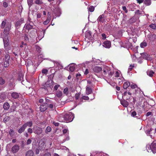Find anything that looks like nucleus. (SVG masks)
I'll list each match as a JSON object with an SVG mask.
<instances>
[{
    "label": "nucleus",
    "instance_id": "obj_55",
    "mask_svg": "<svg viewBox=\"0 0 156 156\" xmlns=\"http://www.w3.org/2000/svg\"><path fill=\"white\" fill-rule=\"evenodd\" d=\"M54 104L52 102L51 103H50V104L48 105V108H49L50 109H52L53 107Z\"/></svg>",
    "mask_w": 156,
    "mask_h": 156
},
{
    "label": "nucleus",
    "instance_id": "obj_2",
    "mask_svg": "<svg viewBox=\"0 0 156 156\" xmlns=\"http://www.w3.org/2000/svg\"><path fill=\"white\" fill-rule=\"evenodd\" d=\"M147 149L148 152L152 151L153 153L156 152V141H154L151 145H148L147 147Z\"/></svg>",
    "mask_w": 156,
    "mask_h": 156
},
{
    "label": "nucleus",
    "instance_id": "obj_33",
    "mask_svg": "<svg viewBox=\"0 0 156 156\" xmlns=\"http://www.w3.org/2000/svg\"><path fill=\"white\" fill-rule=\"evenodd\" d=\"M132 46V44L129 41H127L125 43V47L126 48H130Z\"/></svg>",
    "mask_w": 156,
    "mask_h": 156
},
{
    "label": "nucleus",
    "instance_id": "obj_61",
    "mask_svg": "<svg viewBox=\"0 0 156 156\" xmlns=\"http://www.w3.org/2000/svg\"><path fill=\"white\" fill-rule=\"evenodd\" d=\"M48 72V70L47 69H43L42 71V73H43L46 74Z\"/></svg>",
    "mask_w": 156,
    "mask_h": 156
},
{
    "label": "nucleus",
    "instance_id": "obj_16",
    "mask_svg": "<svg viewBox=\"0 0 156 156\" xmlns=\"http://www.w3.org/2000/svg\"><path fill=\"white\" fill-rule=\"evenodd\" d=\"M92 33L90 31H87L85 34V37L89 39L92 37Z\"/></svg>",
    "mask_w": 156,
    "mask_h": 156
},
{
    "label": "nucleus",
    "instance_id": "obj_12",
    "mask_svg": "<svg viewBox=\"0 0 156 156\" xmlns=\"http://www.w3.org/2000/svg\"><path fill=\"white\" fill-rule=\"evenodd\" d=\"M3 33H4L6 35H8L9 33L10 29V26L9 25H6V26L4 28Z\"/></svg>",
    "mask_w": 156,
    "mask_h": 156
},
{
    "label": "nucleus",
    "instance_id": "obj_1",
    "mask_svg": "<svg viewBox=\"0 0 156 156\" xmlns=\"http://www.w3.org/2000/svg\"><path fill=\"white\" fill-rule=\"evenodd\" d=\"M74 118L73 114L72 113L69 112L65 114L63 117H60L59 118V120L60 122H71Z\"/></svg>",
    "mask_w": 156,
    "mask_h": 156
},
{
    "label": "nucleus",
    "instance_id": "obj_21",
    "mask_svg": "<svg viewBox=\"0 0 156 156\" xmlns=\"http://www.w3.org/2000/svg\"><path fill=\"white\" fill-rule=\"evenodd\" d=\"M148 38L150 41H154L156 39V35L154 34L149 35Z\"/></svg>",
    "mask_w": 156,
    "mask_h": 156
},
{
    "label": "nucleus",
    "instance_id": "obj_7",
    "mask_svg": "<svg viewBox=\"0 0 156 156\" xmlns=\"http://www.w3.org/2000/svg\"><path fill=\"white\" fill-rule=\"evenodd\" d=\"M145 101V99H144L143 96H141L140 95V96L139 97L137 104L138 105L140 106L143 104L144 102Z\"/></svg>",
    "mask_w": 156,
    "mask_h": 156
},
{
    "label": "nucleus",
    "instance_id": "obj_37",
    "mask_svg": "<svg viewBox=\"0 0 156 156\" xmlns=\"http://www.w3.org/2000/svg\"><path fill=\"white\" fill-rule=\"evenodd\" d=\"M88 11L90 12H93L94 10V7L93 6L91 5L88 7Z\"/></svg>",
    "mask_w": 156,
    "mask_h": 156
},
{
    "label": "nucleus",
    "instance_id": "obj_62",
    "mask_svg": "<svg viewBox=\"0 0 156 156\" xmlns=\"http://www.w3.org/2000/svg\"><path fill=\"white\" fill-rule=\"evenodd\" d=\"M123 10L125 11L126 13H127L128 12V10L126 9V7L125 6H123L122 7Z\"/></svg>",
    "mask_w": 156,
    "mask_h": 156
},
{
    "label": "nucleus",
    "instance_id": "obj_11",
    "mask_svg": "<svg viewBox=\"0 0 156 156\" xmlns=\"http://www.w3.org/2000/svg\"><path fill=\"white\" fill-rule=\"evenodd\" d=\"M111 42L110 41H106L103 44V46L106 48H109L111 46Z\"/></svg>",
    "mask_w": 156,
    "mask_h": 156
},
{
    "label": "nucleus",
    "instance_id": "obj_44",
    "mask_svg": "<svg viewBox=\"0 0 156 156\" xmlns=\"http://www.w3.org/2000/svg\"><path fill=\"white\" fill-rule=\"evenodd\" d=\"M89 99V98L88 96H83L80 99V101H82L83 100H87Z\"/></svg>",
    "mask_w": 156,
    "mask_h": 156
},
{
    "label": "nucleus",
    "instance_id": "obj_63",
    "mask_svg": "<svg viewBox=\"0 0 156 156\" xmlns=\"http://www.w3.org/2000/svg\"><path fill=\"white\" fill-rule=\"evenodd\" d=\"M136 1L137 3L140 4L143 2H144V0H136Z\"/></svg>",
    "mask_w": 156,
    "mask_h": 156
},
{
    "label": "nucleus",
    "instance_id": "obj_29",
    "mask_svg": "<svg viewBox=\"0 0 156 156\" xmlns=\"http://www.w3.org/2000/svg\"><path fill=\"white\" fill-rule=\"evenodd\" d=\"M6 96L4 93H2L0 94V99L1 100H4L5 99Z\"/></svg>",
    "mask_w": 156,
    "mask_h": 156
},
{
    "label": "nucleus",
    "instance_id": "obj_23",
    "mask_svg": "<svg viewBox=\"0 0 156 156\" xmlns=\"http://www.w3.org/2000/svg\"><path fill=\"white\" fill-rule=\"evenodd\" d=\"M3 108L5 110H7L9 109V105L8 102H5L3 106Z\"/></svg>",
    "mask_w": 156,
    "mask_h": 156
},
{
    "label": "nucleus",
    "instance_id": "obj_30",
    "mask_svg": "<svg viewBox=\"0 0 156 156\" xmlns=\"http://www.w3.org/2000/svg\"><path fill=\"white\" fill-rule=\"evenodd\" d=\"M32 121H30L26 122L23 125L26 128L27 126H28L30 127H31L32 125Z\"/></svg>",
    "mask_w": 156,
    "mask_h": 156
},
{
    "label": "nucleus",
    "instance_id": "obj_35",
    "mask_svg": "<svg viewBox=\"0 0 156 156\" xmlns=\"http://www.w3.org/2000/svg\"><path fill=\"white\" fill-rule=\"evenodd\" d=\"M26 27V28L28 30H29L30 29H31L33 28V26H32L30 25V24H25V26Z\"/></svg>",
    "mask_w": 156,
    "mask_h": 156
},
{
    "label": "nucleus",
    "instance_id": "obj_36",
    "mask_svg": "<svg viewBox=\"0 0 156 156\" xmlns=\"http://www.w3.org/2000/svg\"><path fill=\"white\" fill-rule=\"evenodd\" d=\"M69 70L73 72L75 69V66L74 64H72L70 65V66L69 67Z\"/></svg>",
    "mask_w": 156,
    "mask_h": 156
},
{
    "label": "nucleus",
    "instance_id": "obj_34",
    "mask_svg": "<svg viewBox=\"0 0 156 156\" xmlns=\"http://www.w3.org/2000/svg\"><path fill=\"white\" fill-rule=\"evenodd\" d=\"M10 117L9 116H6L4 119L3 120V121L5 123H6V122L9 121L10 119Z\"/></svg>",
    "mask_w": 156,
    "mask_h": 156
},
{
    "label": "nucleus",
    "instance_id": "obj_42",
    "mask_svg": "<svg viewBox=\"0 0 156 156\" xmlns=\"http://www.w3.org/2000/svg\"><path fill=\"white\" fill-rule=\"evenodd\" d=\"M51 128L49 126H48L46 128V129L45 130V132L46 134H48V132H50L51 131Z\"/></svg>",
    "mask_w": 156,
    "mask_h": 156
},
{
    "label": "nucleus",
    "instance_id": "obj_27",
    "mask_svg": "<svg viewBox=\"0 0 156 156\" xmlns=\"http://www.w3.org/2000/svg\"><path fill=\"white\" fill-rule=\"evenodd\" d=\"M142 12H143L144 13V11H143L142 12L140 11L139 10H137L135 11V15H137L140 16H142Z\"/></svg>",
    "mask_w": 156,
    "mask_h": 156
},
{
    "label": "nucleus",
    "instance_id": "obj_31",
    "mask_svg": "<svg viewBox=\"0 0 156 156\" xmlns=\"http://www.w3.org/2000/svg\"><path fill=\"white\" fill-rule=\"evenodd\" d=\"M110 68L108 67L103 69V73L104 75H106L107 73L109 74Z\"/></svg>",
    "mask_w": 156,
    "mask_h": 156
},
{
    "label": "nucleus",
    "instance_id": "obj_25",
    "mask_svg": "<svg viewBox=\"0 0 156 156\" xmlns=\"http://www.w3.org/2000/svg\"><path fill=\"white\" fill-rule=\"evenodd\" d=\"M130 85V83L129 82H125L123 85V87L124 89H127Z\"/></svg>",
    "mask_w": 156,
    "mask_h": 156
},
{
    "label": "nucleus",
    "instance_id": "obj_15",
    "mask_svg": "<svg viewBox=\"0 0 156 156\" xmlns=\"http://www.w3.org/2000/svg\"><path fill=\"white\" fill-rule=\"evenodd\" d=\"M121 104L125 107H127L129 105V102L125 100H123L121 101Z\"/></svg>",
    "mask_w": 156,
    "mask_h": 156
},
{
    "label": "nucleus",
    "instance_id": "obj_41",
    "mask_svg": "<svg viewBox=\"0 0 156 156\" xmlns=\"http://www.w3.org/2000/svg\"><path fill=\"white\" fill-rule=\"evenodd\" d=\"M35 3L39 5H41L43 3L42 0H35Z\"/></svg>",
    "mask_w": 156,
    "mask_h": 156
},
{
    "label": "nucleus",
    "instance_id": "obj_5",
    "mask_svg": "<svg viewBox=\"0 0 156 156\" xmlns=\"http://www.w3.org/2000/svg\"><path fill=\"white\" fill-rule=\"evenodd\" d=\"M131 94L132 93L130 90H128V92L127 90H126L123 93L122 97H124L126 100H128L131 97Z\"/></svg>",
    "mask_w": 156,
    "mask_h": 156
},
{
    "label": "nucleus",
    "instance_id": "obj_64",
    "mask_svg": "<svg viewBox=\"0 0 156 156\" xmlns=\"http://www.w3.org/2000/svg\"><path fill=\"white\" fill-rule=\"evenodd\" d=\"M147 54L146 53H144L143 54L142 56L145 59H147Z\"/></svg>",
    "mask_w": 156,
    "mask_h": 156
},
{
    "label": "nucleus",
    "instance_id": "obj_24",
    "mask_svg": "<svg viewBox=\"0 0 156 156\" xmlns=\"http://www.w3.org/2000/svg\"><path fill=\"white\" fill-rule=\"evenodd\" d=\"M144 3L147 6H150L152 3L151 1V0H144Z\"/></svg>",
    "mask_w": 156,
    "mask_h": 156
},
{
    "label": "nucleus",
    "instance_id": "obj_38",
    "mask_svg": "<svg viewBox=\"0 0 156 156\" xmlns=\"http://www.w3.org/2000/svg\"><path fill=\"white\" fill-rule=\"evenodd\" d=\"M9 60H5L4 65V67L6 68L9 66Z\"/></svg>",
    "mask_w": 156,
    "mask_h": 156
},
{
    "label": "nucleus",
    "instance_id": "obj_53",
    "mask_svg": "<svg viewBox=\"0 0 156 156\" xmlns=\"http://www.w3.org/2000/svg\"><path fill=\"white\" fill-rule=\"evenodd\" d=\"M143 105L141 106V107L144 109V110H145V105L147 104V102L145 101V102H144L143 103Z\"/></svg>",
    "mask_w": 156,
    "mask_h": 156
},
{
    "label": "nucleus",
    "instance_id": "obj_46",
    "mask_svg": "<svg viewBox=\"0 0 156 156\" xmlns=\"http://www.w3.org/2000/svg\"><path fill=\"white\" fill-rule=\"evenodd\" d=\"M50 20H51V18H50L49 17H47V20L44 22L43 23L45 25H46L47 24L49 23V22H50Z\"/></svg>",
    "mask_w": 156,
    "mask_h": 156
},
{
    "label": "nucleus",
    "instance_id": "obj_58",
    "mask_svg": "<svg viewBox=\"0 0 156 156\" xmlns=\"http://www.w3.org/2000/svg\"><path fill=\"white\" fill-rule=\"evenodd\" d=\"M3 6L5 8H6L8 6V3L5 2H3Z\"/></svg>",
    "mask_w": 156,
    "mask_h": 156
},
{
    "label": "nucleus",
    "instance_id": "obj_51",
    "mask_svg": "<svg viewBox=\"0 0 156 156\" xmlns=\"http://www.w3.org/2000/svg\"><path fill=\"white\" fill-rule=\"evenodd\" d=\"M130 86L132 89H134L137 87V86L136 84H133L131 85L130 84Z\"/></svg>",
    "mask_w": 156,
    "mask_h": 156
},
{
    "label": "nucleus",
    "instance_id": "obj_14",
    "mask_svg": "<svg viewBox=\"0 0 156 156\" xmlns=\"http://www.w3.org/2000/svg\"><path fill=\"white\" fill-rule=\"evenodd\" d=\"M102 70V69L101 67L98 66H95L93 68L94 71L96 73H99Z\"/></svg>",
    "mask_w": 156,
    "mask_h": 156
},
{
    "label": "nucleus",
    "instance_id": "obj_26",
    "mask_svg": "<svg viewBox=\"0 0 156 156\" xmlns=\"http://www.w3.org/2000/svg\"><path fill=\"white\" fill-rule=\"evenodd\" d=\"M92 92V90L90 87H86V93L88 95Z\"/></svg>",
    "mask_w": 156,
    "mask_h": 156
},
{
    "label": "nucleus",
    "instance_id": "obj_45",
    "mask_svg": "<svg viewBox=\"0 0 156 156\" xmlns=\"http://www.w3.org/2000/svg\"><path fill=\"white\" fill-rule=\"evenodd\" d=\"M149 26L150 27V28L153 29H156V24H155L151 23V25H150Z\"/></svg>",
    "mask_w": 156,
    "mask_h": 156
},
{
    "label": "nucleus",
    "instance_id": "obj_39",
    "mask_svg": "<svg viewBox=\"0 0 156 156\" xmlns=\"http://www.w3.org/2000/svg\"><path fill=\"white\" fill-rule=\"evenodd\" d=\"M23 74L22 73H20L19 75L18 80L20 81L22 80L23 79Z\"/></svg>",
    "mask_w": 156,
    "mask_h": 156
},
{
    "label": "nucleus",
    "instance_id": "obj_56",
    "mask_svg": "<svg viewBox=\"0 0 156 156\" xmlns=\"http://www.w3.org/2000/svg\"><path fill=\"white\" fill-rule=\"evenodd\" d=\"M28 133L31 134L33 132V129H32L31 128H29L27 130Z\"/></svg>",
    "mask_w": 156,
    "mask_h": 156
},
{
    "label": "nucleus",
    "instance_id": "obj_57",
    "mask_svg": "<svg viewBox=\"0 0 156 156\" xmlns=\"http://www.w3.org/2000/svg\"><path fill=\"white\" fill-rule=\"evenodd\" d=\"M24 38L25 40L27 41H28L29 40V38L28 37V35H27L26 34H24Z\"/></svg>",
    "mask_w": 156,
    "mask_h": 156
},
{
    "label": "nucleus",
    "instance_id": "obj_4",
    "mask_svg": "<svg viewBox=\"0 0 156 156\" xmlns=\"http://www.w3.org/2000/svg\"><path fill=\"white\" fill-rule=\"evenodd\" d=\"M33 130V132L37 135L41 134L42 132V128L36 126H34Z\"/></svg>",
    "mask_w": 156,
    "mask_h": 156
},
{
    "label": "nucleus",
    "instance_id": "obj_9",
    "mask_svg": "<svg viewBox=\"0 0 156 156\" xmlns=\"http://www.w3.org/2000/svg\"><path fill=\"white\" fill-rule=\"evenodd\" d=\"M40 110L41 112H44L48 108V105L44 103L42 104L40 107Z\"/></svg>",
    "mask_w": 156,
    "mask_h": 156
},
{
    "label": "nucleus",
    "instance_id": "obj_3",
    "mask_svg": "<svg viewBox=\"0 0 156 156\" xmlns=\"http://www.w3.org/2000/svg\"><path fill=\"white\" fill-rule=\"evenodd\" d=\"M52 80H48L45 83H43L42 84V86H43V87H41L42 89H44L45 90H47V88L49 87H51L52 86L53 83Z\"/></svg>",
    "mask_w": 156,
    "mask_h": 156
},
{
    "label": "nucleus",
    "instance_id": "obj_28",
    "mask_svg": "<svg viewBox=\"0 0 156 156\" xmlns=\"http://www.w3.org/2000/svg\"><path fill=\"white\" fill-rule=\"evenodd\" d=\"M147 103L151 107L154 106L155 104L154 101L152 100H149Z\"/></svg>",
    "mask_w": 156,
    "mask_h": 156
},
{
    "label": "nucleus",
    "instance_id": "obj_19",
    "mask_svg": "<svg viewBox=\"0 0 156 156\" xmlns=\"http://www.w3.org/2000/svg\"><path fill=\"white\" fill-rule=\"evenodd\" d=\"M34 154L33 151L32 150H29L26 152L25 156H33Z\"/></svg>",
    "mask_w": 156,
    "mask_h": 156
},
{
    "label": "nucleus",
    "instance_id": "obj_43",
    "mask_svg": "<svg viewBox=\"0 0 156 156\" xmlns=\"http://www.w3.org/2000/svg\"><path fill=\"white\" fill-rule=\"evenodd\" d=\"M56 96L58 97H61L62 95V93L61 91H57V92L56 93Z\"/></svg>",
    "mask_w": 156,
    "mask_h": 156
},
{
    "label": "nucleus",
    "instance_id": "obj_13",
    "mask_svg": "<svg viewBox=\"0 0 156 156\" xmlns=\"http://www.w3.org/2000/svg\"><path fill=\"white\" fill-rule=\"evenodd\" d=\"M54 12L57 16H59L61 14L60 10L58 8H56L54 10Z\"/></svg>",
    "mask_w": 156,
    "mask_h": 156
},
{
    "label": "nucleus",
    "instance_id": "obj_17",
    "mask_svg": "<svg viewBox=\"0 0 156 156\" xmlns=\"http://www.w3.org/2000/svg\"><path fill=\"white\" fill-rule=\"evenodd\" d=\"M7 20H4L2 22L1 27L2 29H3L6 26V25H9L8 23H6Z\"/></svg>",
    "mask_w": 156,
    "mask_h": 156
},
{
    "label": "nucleus",
    "instance_id": "obj_8",
    "mask_svg": "<svg viewBox=\"0 0 156 156\" xmlns=\"http://www.w3.org/2000/svg\"><path fill=\"white\" fill-rule=\"evenodd\" d=\"M24 22V19L23 18H21L16 23L15 26L16 28H19L21 24Z\"/></svg>",
    "mask_w": 156,
    "mask_h": 156
},
{
    "label": "nucleus",
    "instance_id": "obj_40",
    "mask_svg": "<svg viewBox=\"0 0 156 156\" xmlns=\"http://www.w3.org/2000/svg\"><path fill=\"white\" fill-rule=\"evenodd\" d=\"M5 80L2 77H0V85H3L5 83Z\"/></svg>",
    "mask_w": 156,
    "mask_h": 156
},
{
    "label": "nucleus",
    "instance_id": "obj_59",
    "mask_svg": "<svg viewBox=\"0 0 156 156\" xmlns=\"http://www.w3.org/2000/svg\"><path fill=\"white\" fill-rule=\"evenodd\" d=\"M32 142V140L30 139H28L26 142V144L27 145H29Z\"/></svg>",
    "mask_w": 156,
    "mask_h": 156
},
{
    "label": "nucleus",
    "instance_id": "obj_47",
    "mask_svg": "<svg viewBox=\"0 0 156 156\" xmlns=\"http://www.w3.org/2000/svg\"><path fill=\"white\" fill-rule=\"evenodd\" d=\"M140 45L141 47L142 48H144L145 47L147 46V43L146 42H143L141 43Z\"/></svg>",
    "mask_w": 156,
    "mask_h": 156
},
{
    "label": "nucleus",
    "instance_id": "obj_22",
    "mask_svg": "<svg viewBox=\"0 0 156 156\" xmlns=\"http://www.w3.org/2000/svg\"><path fill=\"white\" fill-rule=\"evenodd\" d=\"M26 128L23 124L21 127V128L18 129V132L19 133H22L25 131Z\"/></svg>",
    "mask_w": 156,
    "mask_h": 156
},
{
    "label": "nucleus",
    "instance_id": "obj_60",
    "mask_svg": "<svg viewBox=\"0 0 156 156\" xmlns=\"http://www.w3.org/2000/svg\"><path fill=\"white\" fill-rule=\"evenodd\" d=\"M41 14L40 13H39L38 12H37V19L38 20V19H40L41 18Z\"/></svg>",
    "mask_w": 156,
    "mask_h": 156
},
{
    "label": "nucleus",
    "instance_id": "obj_20",
    "mask_svg": "<svg viewBox=\"0 0 156 156\" xmlns=\"http://www.w3.org/2000/svg\"><path fill=\"white\" fill-rule=\"evenodd\" d=\"M11 96L13 98L16 99L19 98V95L17 93L13 92L11 94Z\"/></svg>",
    "mask_w": 156,
    "mask_h": 156
},
{
    "label": "nucleus",
    "instance_id": "obj_52",
    "mask_svg": "<svg viewBox=\"0 0 156 156\" xmlns=\"http://www.w3.org/2000/svg\"><path fill=\"white\" fill-rule=\"evenodd\" d=\"M63 92L66 95L68 94L69 93L68 88L67 87L65 88L64 89Z\"/></svg>",
    "mask_w": 156,
    "mask_h": 156
},
{
    "label": "nucleus",
    "instance_id": "obj_54",
    "mask_svg": "<svg viewBox=\"0 0 156 156\" xmlns=\"http://www.w3.org/2000/svg\"><path fill=\"white\" fill-rule=\"evenodd\" d=\"M9 135L11 136H12L14 135V131L12 129H10L9 132Z\"/></svg>",
    "mask_w": 156,
    "mask_h": 156
},
{
    "label": "nucleus",
    "instance_id": "obj_48",
    "mask_svg": "<svg viewBox=\"0 0 156 156\" xmlns=\"http://www.w3.org/2000/svg\"><path fill=\"white\" fill-rule=\"evenodd\" d=\"M33 0H27V3L29 6L30 7L33 4Z\"/></svg>",
    "mask_w": 156,
    "mask_h": 156
},
{
    "label": "nucleus",
    "instance_id": "obj_50",
    "mask_svg": "<svg viewBox=\"0 0 156 156\" xmlns=\"http://www.w3.org/2000/svg\"><path fill=\"white\" fill-rule=\"evenodd\" d=\"M54 73H52L51 75L49 76L48 78L49 79V80H52V79H53L54 77Z\"/></svg>",
    "mask_w": 156,
    "mask_h": 156
},
{
    "label": "nucleus",
    "instance_id": "obj_18",
    "mask_svg": "<svg viewBox=\"0 0 156 156\" xmlns=\"http://www.w3.org/2000/svg\"><path fill=\"white\" fill-rule=\"evenodd\" d=\"M5 47H7L9 45V40L8 38H5L3 39Z\"/></svg>",
    "mask_w": 156,
    "mask_h": 156
},
{
    "label": "nucleus",
    "instance_id": "obj_10",
    "mask_svg": "<svg viewBox=\"0 0 156 156\" xmlns=\"http://www.w3.org/2000/svg\"><path fill=\"white\" fill-rule=\"evenodd\" d=\"M19 150V146L17 144H15L12 147L11 151L13 153H15L17 152Z\"/></svg>",
    "mask_w": 156,
    "mask_h": 156
},
{
    "label": "nucleus",
    "instance_id": "obj_32",
    "mask_svg": "<svg viewBox=\"0 0 156 156\" xmlns=\"http://www.w3.org/2000/svg\"><path fill=\"white\" fill-rule=\"evenodd\" d=\"M147 75L151 77L153 76V74L154 73V72L152 70L147 71Z\"/></svg>",
    "mask_w": 156,
    "mask_h": 156
},
{
    "label": "nucleus",
    "instance_id": "obj_49",
    "mask_svg": "<svg viewBox=\"0 0 156 156\" xmlns=\"http://www.w3.org/2000/svg\"><path fill=\"white\" fill-rule=\"evenodd\" d=\"M52 102H52V101L48 99H46V102L44 103H46L47 105L48 106V105L50 104V103H51Z\"/></svg>",
    "mask_w": 156,
    "mask_h": 156
},
{
    "label": "nucleus",
    "instance_id": "obj_6",
    "mask_svg": "<svg viewBox=\"0 0 156 156\" xmlns=\"http://www.w3.org/2000/svg\"><path fill=\"white\" fill-rule=\"evenodd\" d=\"M97 20L98 23H104L105 21L104 14L100 15L98 18Z\"/></svg>",
    "mask_w": 156,
    "mask_h": 156
}]
</instances>
